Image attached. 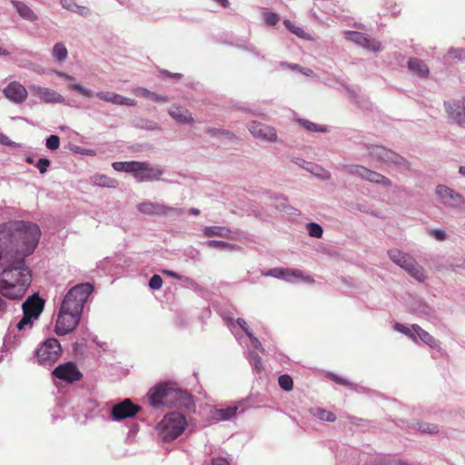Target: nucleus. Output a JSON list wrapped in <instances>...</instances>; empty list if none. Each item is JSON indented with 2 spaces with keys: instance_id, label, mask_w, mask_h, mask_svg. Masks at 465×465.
<instances>
[{
  "instance_id": "obj_24",
  "label": "nucleus",
  "mask_w": 465,
  "mask_h": 465,
  "mask_svg": "<svg viewBox=\"0 0 465 465\" xmlns=\"http://www.w3.org/2000/svg\"><path fill=\"white\" fill-rule=\"evenodd\" d=\"M231 230L224 226H207L203 229L205 237L230 238Z\"/></svg>"
},
{
  "instance_id": "obj_18",
  "label": "nucleus",
  "mask_w": 465,
  "mask_h": 465,
  "mask_svg": "<svg viewBox=\"0 0 465 465\" xmlns=\"http://www.w3.org/2000/svg\"><path fill=\"white\" fill-rule=\"evenodd\" d=\"M45 302L37 294H33L23 303V312L37 319L44 309Z\"/></svg>"
},
{
  "instance_id": "obj_33",
  "label": "nucleus",
  "mask_w": 465,
  "mask_h": 465,
  "mask_svg": "<svg viewBox=\"0 0 465 465\" xmlns=\"http://www.w3.org/2000/svg\"><path fill=\"white\" fill-rule=\"evenodd\" d=\"M236 322L237 324L241 327V329L245 332V334L252 340L253 345L256 348H259V346H261V343L256 338H253L252 332L249 328L247 322L242 318H238Z\"/></svg>"
},
{
  "instance_id": "obj_39",
  "label": "nucleus",
  "mask_w": 465,
  "mask_h": 465,
  "mask_svg": "<svg viewBox=\"0 0 465 465\" xmlns=\"http://www.w3.org/2000/svg\"><path fill=\"white\" fill-rule=\"evenodd\" d=\"M70 88L86 98H92L94 96V93L91 90L82 86L79 84H72Z\"/></svg>"
},
{
  "instance_id": "obj_46",
  "label": "nucleus",
  "mask_w": 465,
  "mask_h": 465,
  "mask_svg": "<svg viewBox=\"0 0 465 465\" xmlns=\"http://www.w3.org/2000/svg\"><path fill=\"white\" fill-rule=\"evenodd\" d=\"M98 183L103 186L115 187L116 181L107 176L102 175L98 179Z\"/></svg>"
},
{
  "instance_id": "obj_43",
  "label": "nucleus",
  "mask_w": 465,
  "mask_h": 465,
  "mask_svg": "<svg viewBox=\"0 0 465 465\" xmlns=\"http://www.w3.org/2000/svg\"><path fill=\"white\" fill-rule=\"evenodd\" d=\"M149 286L153 290H159L163 286V279L160 275L154 274L149 281Z\"/></svg>"
},
{
  "instance_id": "obj_13",
  "label": "nucleus",
  "mask_w": 465,
  "mask_h": 465,
  "mask_svg": "<svg viewBox=\"0 0 465 465\" xmlns=\"http://www.w3.org/2000/svg\"><path fill=\"white\" fill-rule=\"evenodd\" d=\"M367 148L370 154L379 160L393 163L395 164H402L404 163V159L401 155L383 146L371 145Z\"/></svg>"
},
{
  "instance_id": "obj_20",
  "label": "nucleus",
  "mask_w": 465,
  "mask_h": 465,
  "mask_svg": "<svg viewBox=\"0 0 465 465\" xmlns=\"http://www.w3.org/2000/svg\"><path fill=\"white\" fill-rule=\"evenodd\" d=\"M445 108L449 115L458 124H460L465 122V107L461 103L449 101L445 103Z\"/></svg>"
},
{
  "instance_id": "obj_5",
  "label": "nucleus",
  "mask_w": 465,
  "mask_h": 465,
  "mask_svg": "<svg viewBox=\"0 0 465 465\" xmlns=\"http://www.w3.org/2000/svg\"><path fill=\"white\" fill-rule=\"evenodd\" d=\"M390 259L398 266L404 269L411 277L419 282H423L426 278L424 269L409 253L403 252L398 249H392L388 252Z\"/></svg>"
},
{
  "instance_id": "obj_56",
  "label": "nucleus",
  "mask_w": 465,
  "mask_h": 465,
  "mask_svg": "<svg viewBox=\"0 0 465 465\" xmlns=\"http://www.w3.org/2000/svg\"><path fill=\"white\" fill-rule=\"evenodd\" d=\"M57 74L63 78H64L65 80L67 81H73L74 80V77L72 75H69L65 73H57Z\"/></svg>"
},
{
  "instance_id": "obj_8",
  "label": "nucleus",
  "mask_w": 465,
  "mask_h": 465,
  "mask_svg": "<svg viewBox=\"0 0 465 465\" xmlns=\"http://www.w3.org/2000/svg\"><path fill=\"white\" fill-rule=\"evenodd\" d=\"M346 168L349 173L360 176L368 182L382 184L386 187L392 185L389 178L362 165H349Z\"/></svg>"
},
{
  "instance_id": "obj_34",
  "label": "nucleus",
  "mask_w": 465,
  "mask_h": 465,
  "mask_svg": "<svg viewBox=\"0 0 465 465\" xmlns=\"http://www.w3.org/2000/svg\"><path fill=\"white\" fill-rule=\"evenodd\" d=\"M279 386L285 391H290L293 388V381L288 374H282L278 379Z\"/></svg>"
},
{
  "instance_id": "obj_14",
  "label": "nucleus",
  "mask_w": 465,
  "mask_h": 465,
  "mask_svg": "<svg viewBox=\"0 0 465 465\" xmlns=\"http://www.w3.org/2000/svg\"><path fill=\"white\" fill-rule=\"evenodd\" d=\"M346 38L368 50L377 52L381 49V43L375 39L370 38L364 34L359 32L348 31L345 33Z\"/></svg>"
},
{
  "instance_id": "obj_3",
  "label": "nucleus",
  "mask_w": 465,
  "mask_h": 465,
  "mask_svg": "<svg viewBox=\"0 0 465 465\" xmlns=\"http://www.w3.org/2000/svg\"><path fill=\"white\" fill-rule=\"evenodd\" d=\"M186 426L187 421L183 414L171 412L166 414L158 423L157 430L163 441H171L178 438Z\"/></svg>"
},
{
  "instance_id": "obj_53",
  "label": "nucleus",
  "mask_w": 465,
  "mask_h": 465,
  "mask_svg": "<svg viewBox=\"0 0 465 465\" xmlns=\"http://www.w3.org/2000/svg\"><path fill=\"white\" fill-rule=\"evenodd\" d=\"M212 465H230V463L227 459L217 457L212 460Z\"/></svg>"
},
{
  "instance_id": "obj_15",
  "label": "nucleus",
  "mask_w": 465,
  "mask_h": 465,
  "mask_svg": "<svg viewBox=\"0 0 465 465\" xmlns=\"http://www.w3.org/2000/svg\"><path fill=\"white\" fill-rule=\"evenodd\" d=\"M436 194L444 204L450 206H457L463 202V198L459 193L443 184L436 187Z\"/></svg>"
},
{
  "instance_id": "obj_19",
  "label": "nucleus",
  "mask_w": 465,
  "mask_h": 465,
  "mask_svg": "<svg viewBox=\"0 0 465 465\" xmlns=\"http://www.w3.org/2000/svg\"><path fill=\"white\" fill-rule=\"evenodd\" d=\"M30 89L43 102L62 103L64 101L63 96L54 90L41 86H32Z\"/></svg>"
},
{
  "instance_id": "obj_30",
  "label": "nucleus",
  "mask_w": 465,
  "mask_h": 465,
  "mask_svg": "<svg viewBox=\"0 0 465 465\" xmlns=\"http://www.w3.org/2000/svg\"><path fill=\"white\" fill-rule=\"evenodd\" d=\"M53 55L58 62H63L67 57V49L62 43H57L53 48Z\"/></svg>"
},
{
  "instance_id": "obj_59",
  "label": "nucleus",
  "mask_w": 465,
  "mask_h": 465,
  "mask_svg": "<svg viewBox=\"0 0 465 465\" xmlns=\"http://www.w3.org/2000/svg\"><path fill=\"white\" fill-rule=\"evenodd\" d=\"M10 53L0 46V56H8Z\"/></svg>"
},
{
  "instance_id": "obj_52",
  "label": "nucleus",
  "mask_w": 465,
  "mask_h": 465,
  "mask_svg": "<svg viewBox=\"0 0 465 465\" xmlns=\"http://www.w3.org/2000/svg\"><path fill=\"white\" fill-rule=\"evenodd\" d=\"M207 132H208V134H210L212 135H214V134H223V135H225V136H228V137H232L233 135L229 131L222 130V129H209Z\"/></svg>"
},
{
  "instance_id": "obj_29",
  "label": "nucleus",
  "mask_w": 465,
  "mask_h": 465,
  "mask_svg": "<svg viewBox=\"0 0 465 465\" xmlns=\"http://www.w3.org/2000/svg\"><path fill=\"white\" fill-rule=\"evenodd\" d=\"M313 415L318 419L325 421L332 422L336 420V415L322 408H316L313 410Z\"/></svg>"
},
{
  "instance_id": "obj_50",
  "label": "nucleus",
  "mask_w": 465,
  "mask_h": 465,
  "mask_svg": "<svg viewBox=\"0 0 465 465\" xmlns=\"http://www.w3.org/2000/svg\"><path fill=\"white\" fill-rule=\"evenodd\" d=\"M113 94L114 93H110V92H98L95 94V96L103 101L111 103Z\"/></svg>"
},
{
  "instance_id": "obj_2",
  "label": "nucleus",
  "mask_w": 465,
  "mask_h": 465,
  "mask_svg": "<svg viewBox=\"0 0 465 465\" xmlns=\"http://www.w3.org/2000/svg\"><path fill=\"white\" fill-rule=\"evenodd\" d=\"M149 402L153 408H188L193 404L191 395L168 383H159L148 392Z\"/></svg>"
},
{
  "instance_id": "obj_28",
  "label": "nucleus",
  "mask_w": 465,
  "mask_h": 465,
  "mask_svg": "<svg viewBox=\"0 0 465 465\" xmlns=\"http://www.w3.org/2000/svg\"><path fill=\"white\" fill-rule=\"evenodd\" d=\"M64 8L80 14L81 15H88L90 10L85 6L78 5L74 0H61Z\"/></svg>"
},
{
  "instance_id": "obj_11",
  "label": "nucleus",
  "mask_w": 465,
  "mask_h": 465,
  "mask_svg": "<svg viewBox=\"0 0 465 465\" xmlns=\"http://www.w3.org/2000/svg\"><path fill=\"white\" fill-rule=\"evenodd\" d=\"M53 374L56 378L68 382L80 381L83 376L75 364L71 361L58 365L54 370Z\"/></svg>"
},
{
  "instance_id": "obj_60",
  "label": "nucleus",
  "mask_w": 465,
  "mask_h": 465,
  "mask_svg": "<svg viewBox=\"0 0 465 465\" xmlns=\"http://www.w3.org/2000/svg\"><path fill=\"white\" fill-rule=\"evenodd\" d=\"M163 74H166V75L174 77V78H180L181 77L180 74H171L168 71H164Z\"/></svg>"
},
{
  "instance_id": "obj_12",
  "label": "nucleus",
  "mask_w": 465,
  "mask_h": 465,
  "mask_svg": "<svg viewBox=\"0 0 465 465\" xmlns=\"http://www.w3.org/2000/svg\"><path fill=\"white\" fill-rule=\"evenodd\" d=\"M137 210L147 215H168L179 213L177 209L158 203L143 202L137 205Z\"/></svg>"
},
{
  "instance_id": "obj_55",
  "label": "nucleus",
  "mask_w": 465,
  "mask_h": 465,
  "mask_svg": "<svg viewBox=\"0 0 465 465\" xmlns=\"http://www.w3.org/2000/svg\"><path fill=\"white\" fill-rule=\"evenodd\" d=\"M163 273L166 274V275H169L173 278H175V279H179V275L175 272H173V271H167V270H164L163 271Z\"/></svg>"
},
{
  "instance_id": "obj_61",
  "label": "nucleus",
  "mask_w": 465,
  "mask_h": 465,
  "mask_svg": "<svg viewBox=\"0 0 465 465\" xmlns=\"http://www.w3.org/2000/svg\"><path fill=\"white\" fill-rule=\"evenodd\" d=\"M7 139H8V138H7L6 136H5L4 134H2L0 133V142H1L2 143H7V142H6V140H7Z\"/></svg>"
},
{
  "instance_id": "obj_47",
  "label": "nucleus",
  "mask_w": 465,
  "mask_h": 465,
  "mask_svg": "<svg viewBox=\"0 0 465 465\" xmlns=\"http://www.w3.org/2000/svg\"><path fill=\"white\" fill-rule=\"evenodd\" d=\"M50 165V161L45 158H42L38 160L36 163V167L38 168L39 172L44 174L47 171V167Z\"/></svg>"
},
{
  "instance_id": "obj_27",
  "label": "nucleus",
  "mask_w": 465,
  "mask_h": 465,
  "mask_svg": "<svg viewBox=\"0 0 465 465\" xmlns=\"http://www.w3.org/2000/svg\"><path fill=\"white\" fill-rule=\"evenodd\" d=\"M138 161L130 162H115L113 163V167L117 172H125L133 174L134 172L138 171L135 167L140 166Z\"/></svg>"
},
{
  "instance_id": "obj_54",
  "label": "nucleus",
  "mask_w": 465,
  "mask_h": 465,
  "mask_svg": "<svg viewBox=\"0 0 465 465\" xmlns=\"http://www.w3.org/2000/svg\"><path fill=\"white\" fill-rule=\"evenodd\" d=\"M431 235H433L437 240L443 241L446 239V234L443 231L440 230H434L431 232Z\"/></svg>"
},
{
  "instance_id": "obj_4",
  "label": "nucleus",
  "mask_w": 465,
  "mask_h": 465,
  "mask_svg": "<svg viewBox=\"0 0 465 465\" xmlns=\"http://www.w3.org/2000/svg\"><path fill=\"white\" fill-rule=\"evenodd\" d=\"M94 287L90 283H80L71 288L64 296L61 306L79 315H82L83 308Z\"/></svg>"
},
{
  "instance_id": "obj_38",
  "label": "nucleus",
  "mask_w": 465,
  "mask_h": 465,
  "mask_svg": "<svg viewBox=\"0 0 465 465\" xmlns=\"http://www.w3.org/2000/svg\"><path fill=\"white\" fill-rule=\"evenodd\" d=\"M283 25L294 35H296L297 36L301 37V38H304L305 37V32L303 31L302 28L299 27V26H296L294 25L290 20H284L283 21Z\"/></svg>"
},
{
  "instance_id": "obj_23",
  "label": "nucleus",
  "mask_w": 465,
  "mask_h": 465,
  "mask_svg": "<svg viewBox=\"0 0 465 465\" xmlns=\"http://www.w3.org/2000/svg\"><path fill=\"white\" fill-rule=\"evenodd\" d=\"M412 329H413L415 334L417 336H419V338L424 343H426L428 346H430V348H438L439 347L438 341L431 334H430L428 331L423 330L421 327H420L417 324H413Z\"/></svg>"
},
{
  "instance_id": "obj_44",
  "label": "nucleus",
  "mask_w": 465,
  "mask_h": 465,
  "mask_svg": "<svg viewBox=\"0 0 465 465\" xmlns=\"http://www.w3.org/2000/svg\"><path fill=\"white\" fill-rule=\"evenodd\" d=\"M394 328L395 330H397L398 331L409 336L410 338H411L413 341H416V334L414 332H412L411 331V329H409L408 327L404 326L403 324H401V323H396L394 325Z\"/></svg>"
},
{
  "instance_id": "obj_26",
  "label": "nucleus",
  "mask_w": 465,
  "mask_h": 465,
  "mask_svg": "<svg viewBox=\"0 0 465 465\" xmlns=\"http://www.w3.org/2000/svg\"><path fill=\"white\" fill-rule=\"evenodd\" d=\"M12 4L15 6L21 17L28 21L36 20L37 16L35 15L33 10L30 7H28L25 4L15 0L12 1Z\"/></svg>"
},
{
  "instance_id": "obj_31",
  "label": "nucleus",
  "mask_w": 465,
  "mask_h": 465,
  "mask_svg": "<svg viewBox=\"0 0 465 465\" xmlns=\"http://www.w3.org/2000/svg\"><path fill=\"white\" fill-rule=\"evenodd\" d=\"M111 103L114 104H118V105H128V106H135L136 105L135 100L124 97V96L115 94V93L113 94Z\"/></svg>"
},
{
  "instance_id": "obj_37",
  "label": "nucleus",
  "mask_w": 465,
  "mask_h": 465,
  "mask_svg": "<svg viewBox=\"0 0 465 465\" xmlns=\"http://www.w3.org/2000/svg\"><path fill=\"white\" fill-rule=\"evenodd\" d=\"M307 229L310 236L314 238H322L323 231L318 223H310L307 224Z\"/></svg>"
},
{
  "instance_id": "obj_45",
  "label": "nucleus",
  "mask_w": 465,
  "mask_h": 465,
  "mask_svg": "<svg viewBox=\"0 0 465 465\" xmlns=\"http://www.w3.org/2000/svg\"><path fill=\"white\" fill-rule=\"evenodd\" d=\"M32 319H34V317L24 313L23 318L20 320V322L16 325L17 329L23 330L26 325L32 326Z\"/></svg>"
},
{
  "instance_id": "obj_10",
  "label": "nucleus",
  "mask_w": 465,
  "mask_h": 465,
  "mask_svg": "<svg viewBox=\"0 0 465 465\" xmlns=\"http://www.w3.org/2000/svg\"><path fill=\"white\" fill-rule=\"evenodd\" d=\"M140 410L141 407L139 405L134 404L130 399H125L112 408L111 415L114 420H120L134 417Z\"/></svg>"
},
{
  "instance_id": "obj_25",
  "label": "nucleus",
  "mask_w": 465,
  "mask_h": 465,
  "mask_svg": "<svg viewBox=\"0 0 465 465\" xmlns=\"http://www.w3.org/2000/svg\"><path fill=\"white\" fill-rule=\"evenodd\" d=\"M267 275H271L276 278H289V277H296L301 278L302 276V272L300 270L296 269H272L271 270Z\"/></svg>"
},
{
  "instance_id": "obj_17",
  "label": "nucleus",
  "mask_w": 465,
  "mask_h": 465,
  "mask_svg": "<svg viewBox=\"0 0 465 465\" xmlns=\"http://www.w3.org/2000/svg\"><path fill=\"white\" fill-rule=\"evenodd\" d=\"M249 131L256 138H262L269 142H274L277 139V134L272 127L253 122L249 126Z\"/></svg>"
},
{
  "instance_id": "obj_21",
  "label": "nucleus",
  "mask_w": 465,
  "mask_h": 465,
  "mask_svg": "<svg viewBox=\"0 0 465 465\" xmlns=\"http://www.w3.org/2000/svg\"><path fill=\"white\" fill-rule=\"evenodd\" d=\"M168 114L179 124H193L194 122L192 114L181 106L173 105L168 110Z\"/></svg>"
},
{
  "instance_id": "obj_64",
  "label": "nucleus",
  "mask_w": 465,
  "mask_h": 465,
  "mask_svg": "<svg viewBox=\"0 0 465 465\" xmlns=\"http://www.w3.org/2000/svg\"><path fill=\"white\" fill-rule=\"evenodd\" d=\"M255 366H256V369H260V366H261V361H260V360H258V361H257V362H256V365H255Z\"/></svg>"
},
{
  "instance_id": "obj_57",
  "label": "nucleus",
  "mask_w": 465,
  "mask_h": 465,
  "mask_svg": "<svg viewBox=\"0 0 465 465\" xmlns=\"http://www.w3.org/2000/svg\"><path fill=\"white\" fill-rule=\"evenodd\" d=\"M216 3L221 5L223 7H228L230 5V3L228 0H214Z\"/></svg>"
},
{
  "instance_id": "obj_41",
  "label": "nucleus",
  "mask_w": 465,
  "mask_h": 465,
  "mask_svg": "<svg viewBox=\"0 0 465 465\" xmlns=\"http://www.w3.org/2000/svg\"><path fill=\"white\" fill-rule=\"evenodd\" d=\"M46 147L50 150H56L60 145V138L57 135H50L46 139Z\"/></svg>"
},
{
  "instance_id": "obj_6",
  "label": "nucleus",
  "mask_w": 465,
  "mask_h": 465,
  "mask_svg": "<svg viewBox=\"0 0 465 465\" xmlns=\"http://www.w3.org/2000/svg\"><path fill=\"white\" fill-rule=\"evenodd\" d=\"M62 348L60 342L55 338H50L45 341L36 351V357L40 364L52 365L61 356Z\"/></svg>"
},
{
  "instance_id": "obj_9",
  "label": "nucleus",
  "mask_w": 465,
  "mask_h": 465,
  "mask_svg": "<svg viewBox=\"0 0 465 465\" xmlns=\"http://www.w3.org/2000/svg\"><path fill=\"white\" fill-rule=\"evenodd\" d=\"M138 163L141 165L135 167L138 171L134 172L133 176L139 183L158 181L163 173L162 169L153 167L148 162H138Z\"/></svg>"
},
{
  "instance_id": "obj_32",
  "label": "nucleus",
  "mask_w": 465,
  "mask_h": 465,
  "mask_svg": "<svg viewBox=\"0 0 465 465\" xmlns=\"http://www.w3.org/2000/svg\"><path fill=\"white\" fill-rule=\"evenodd\" d=\"M237 407H228L226 409H220L216 411V417L219 420H226L235 416L237 412Z\"/></svg>"
},
{
  "instance_id": "obj_42",
  "label": "nucleus",
  "mask_w": 465,
  "mask_h": 465,
  "mask_svg": "<svg viewBox=\"0 0 465 465\" xmlns=\"http://www.w3.org/2000/svg\"><path fill=\"white\" fill-rule=\"evenodd\" d=\"M264 21L268 25H275L280 21V17L276 13L268 12L264 14Z\"/></svg>"
},
{
  "instance_id": "obj_51",
  "label": "nucleus",
  "mask_w": 465,
  "mask_h": 465,
  "mask_svg": "<svg viewBox=\"0 0 465 465\" xmlns=\"http://www.w3.org/2000/svg\"><path fill=\"white\" fill-rule=\"evenodd\" d=\"M151 100L156 102V103H166L168 102V98L166 96L161 95L159 94H156L154 92H151L150 98Z\"/></svg>"
},
{
  "instance_id": "obj_63",
  "label": "nucleus",
  "mask_w": 465,
  "mask_h": 465,
  "mask_svg": "<svg viewBox=\"0 0 465 465\" xmlns=\"http://www.w3.org/2000/svg\"><path fill=\"white\" fill-rule=\"evenodd\" d=\"M459 172L460 174L465 176V166H460Z\"/></svg>"
},
{
  "instance_id": "obj_48",
  "label": "nucleus",
  "mask_w": 465,
  "mask_h": 465,
  "mask_svg": "<svg viewBox=\"0 0 465 465\" xmlns=\"http://www.w3.org/2000/svg\"><path fill=\"white\" fill-rule=\"evenodd\" d=\"M448 54L453 59L462 60L464 58L465 52L462 49H450Z\"/></svg>"
},
{
  "instance_id": "obj_58",
  "label": "nucleus",
  "mask_w": 465,
  "mask_h": 465,
  "mask_svg": "<svg viewBox=\"0 0 465 465\" xmlns=\"http://www.w3.org/2000/svg\"><path fill=\"white\" fill-rule=\"evenodd\" d=\"M6 302L0 298V314L5 311Z\"/></svg>"
},
{
  "instance_id": "obj_49",
  "label": "nucleus",
  "mask_w": 465,
  "mask_h": 465,
  "mask_svg": "<svg viewBox=\"0 0 465 465\" xmlns=\"http://www.w3.org/2000/svg\"><path fill=\"white\" fill-rule=\"evenodd\" d=\"M151 92L150 90L146 89V88H143V87H137L134 90V93L138 95V96H141V97H144V98H150V94H151Z\"/></svg>"
},
{
  "instance_id": "obj_22",
  "label": "nucleus",
  "mask_w": 465,
  "mask_h": 465,
  "mask_svg": "<svg viewBox=\"0 0 465 465\" xmlns=\"http://www.w3.org/2000/svg\"><path fill=\"white\" fill-rule=\"evenodd\" d=\"M408 67L420 77L426 78L430 73L428 65L418 58H410Z\"/></svg>"
},
{
  "instance_id": "obj_62",
  "label": "nucleus",
  "mask_w": 465,
  "mask_h": 465,
  "mask_svg": "<svg viewBox=\"0 0 465 465\" xmlns=\"http://www.w3.org/2000/svg\"><path fill=\"white\" fill-rule=\"evenodd\" d=\"M190 213L193 215H198L200 213V210L199 209H196V208H192L190 210Z\"/></svg>"
},
{
  "instance_id": "obj_7",
  "label": "nucleus",
  "mask_w": 465,
  "mask_h": 465,
  "mask_svg": "<svg viewBox=\"0 0 465 465\" xmlns=\"http://www.w3.org/2000/svg\"><path fill=\"white\" fill-rule=\"evenodd\" d=\"M81 315L61 306L57 315L54 331L57 335H65L72 332L80 322Z\"/></svg>"
},
{
  "instance_id": "obj_35",
  "label": "nucleus",
  "mask_w": 465,
  "mask_h": 465,
  "mask_svg": "<svg viewBox=\"0 0 465 465\" xmlns=\"http://www.w3.org/2000/svg\"><path fill=\"white\" fill-rule=\"evenodd\" d=\"M205 244L209 248H220V249H226V250H231V251L238 248L236 245L231 244L229 242H223V241H215V240L208 241V242H206Z\"/></svg>"
},
{
  "instance_id": "obj_40",
  "label": "nucleus",
  "mask_w": 465,
  "mask_h": 465,
  "mask_svg": "<svg viewBox=\"0 0 465 465\" xmlns=\"http://www.w3.org/2000/svg\"><path fill=\"white\" fill-rule=\"evenodd\" d=\"M300 124L310 132H325L326 129L323 127H318L315 124L308 120H299Z\"/></svg>"
},
{
  "instance_id": "obj_16",
  "label": "nucleus",
  "mask_w": 465,
  "mask_h": 465,
  "mask_svg": "<svg viewBox=\"0 0 465 465\" xmlns=\"http://www.w3.org/2000/svg\"><path fill=\"white\" fill-rule=\"evenodd\" d=\"M3 92L8 100L16 104L24 102L27 97L26 89L16 81L10 83Z\"/></svg>"
},
{
  "instance_id": "obj_1",
  "label": "nucleus",
  "mask_w": 465,
  "mask_h": 465,
  "mask_svg": "<svg viewBox=\"0 0 465 465\" xmlns=\"http://www.w3.org/2000/svg\"><path fill=\"white\" fill-rule=\"evenodd\" d=\"M1 261L8 262L0 272V293L11 300H20L32 282V273L23 257L7 255Z\"/></svg>"
},
{
  "instance_id": "obj_36",
  "label": "nucleus",
  "mask_w": 465,
  "mask_h": 465,
  "mask_svg": "<svg viewBox=\"0 0 465 465\" xmlns=\"http://www.w3.org/2000/svg\"><path fill=\"white\" fill-rule=\"evenodd\" d=\"M418 430L422 433L436 434L439 432V427L436 424L429 422L418 423Z\"/></svg>"
}]
</instances>
